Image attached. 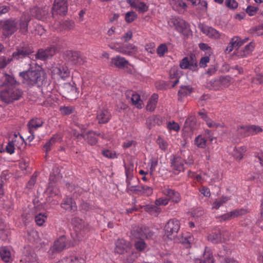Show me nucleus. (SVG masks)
<instances>
[{
  "instance_id": "1",
  "label": "nucleus",
  "mask_w": 263,
  "mask_h": 263,
  "mask_svg": "<svg viewBox=\"0 0 263 263\" xmlns=\"http://www.w3.org/2000/svg\"><path fill=\"white\" fill-rule=\"evenodd\" d=\"M18 84L13 75L3 73L0 76V86L5 87L1 92L3 101L9 103L21 98L23 92L16 87Z\"/></svg>"
},
{
  "instance_id": "2",
  "label": "nucleus",
  "mask_w": 263,
  "mask_h": 263,
  "mask_svg": "<svg viewBox=\"0 0 263 263\" xmlns=\"http://www.w3.org/2000/svg\"><path fill=\"white\" fill-rule=\"evenodd\" d=\"M29 18L26 15H23L19 20V28L20 31L23 33H25L28 31V23ZM18 21L10 18L6 20L0 21V29L3 30L4 35L8 36L12 35L18 28Z\"/></svg>"
},
{
  "instance_id": "3",
  "label": "nucleus",
  "mask_w": 263,
  "mask_h": 263,
  "mask_svg": "<svg viewBox=\"0 0 263 263\" xmlns=\"http://www.w3.org/2000/svg\"><path fill=\"white\" fill-rule=\"evenodd\" d=\"M20 76L23 78V83L28 86L40 85L44 80V72L40 67L33 69L31 68L26 71L20 73Z\"/></svg>"
},
{
  "instance_id": "4",
  "label": "nucleus",
  "mask_w": 263,
  "mask_h": 263,
  "mask_svg": "<svg viewBox=\"0 0 263 263\" xmlns=\"http://www.w3.org/2000/svg\"><path fill=\"white\" fill-rule=\"evenodd\" d=\"M171 26H173L180 33L185 36L191 34V29L189 24L183 19L179 17H173L168 22Z\"/></svg>"
},
{
  "instance_id": "5",
  "label": "nucleus",
  "mask_w": 263,
  "mask_h": 263,
  "mask_svg": "<svg viewBox=\"0 0 263 263\" xmlns=\"http://www.w3.org/2000/svg\"><path fill=\"white\" fill-rule=\"evenodd\" d=\"M131 233L134 238L139 239L135 243V248L139 251H143L146 248V245L143 239L148 237L146 234L140 228L132 230Z\"/></svg>"
},
{
  "instance_id": "6",
  "label": "nucleus",
  "mask_w": 263,
  "mask_h": 263,
  "mask_svg": "<svg viewBox=\"0 0 263 263\" xmlns=\"http://www.w3.org/2000/svg\"><path fill=\"white\" fill-rule=\"evenodd\" d=\"M74 245V243L71 244V245ZM71 245L67 242L65 236H62L55 241L53 245L48 251L49 255L52 258L55 254L62 251L65 248H68Z\"/></svg>"
},
{
  "instance_id": "7",
  "label": "nucleus",
  "mask_w": 263,
  "mask_h": 263,
  "mask_svg": "<svg viewBox=\"0 0 263 263\" xmlns=\"http://www.w3.org/2000/svg\"><path fill=\"white\" fill-rule=\"evenodd\" d=\"M110 48L116 51L127 55H133L138 52V49L133 44L127 43L123 45H110Z\"/></svg>"
},
{
  "instance_id": "8",
  "label": "nucleus",
  "mask_w": 263,
  "mask_h": 263,
  "mask_svg": "<svg viewBox=\"0 0 263 263\" xmlns=\"http://www.w3.org/2000/svg\"><path fill=\"white\" fill-rule=\"evenodd\" d=\"M60 177V170L58 167H55L53 170V172L51 173L50 176V183L46 191L47 194H49L51 197L57 196L59 194V190L53 184L52 181H56Z\"/></svg>"
},
{
  "instance_id": "9",
  "label": "nucleus",
  "mask_w": 263,
  "mask_h": 263,
  "mask_svg": "<svg viewBox=\"0 0 263 263\" xmlns=\"http://www.w3.org/2000/svg\"><path fill=\"white\" fill-rule=\"evenodd\" d=\"M230 78L229 77H220L216 80H212L209 81L206 84V87L211 89L220 90L230 84Z\"/></svg>"
},
{
  "instance_id": "10",
  "label": "nucleus",
  "mask_w": 263,
  "mask_h": 263,
  "mask_svg": "<svg viewBox=\"0 0 263 263\" xmlns=\"http://www.w3.org/2000/svg\"><path fill=\"white\" fill-rule=\"evenodd\" d=\"M180 228V221L175 218H173L166 222L164 228V231L167 237H170L176 235Z\"/></svg>"
},
{
  "instance_id": "11",
  "label": "nucleus",
  "mask_w": 263,
  "mask_h": 263,
  "mask_svg": "<svg viewBox=\"0 0 263 263\" xmlns=\"http://www.w3.org/2000/svg\"><path fill=\"white\" fill-rule=\"evenodd\" d=\"M171 167L173 172L175 174H178L180 172L184 171V160L180 156L174 157L171 160Z\"/></svg>"
},
{
  "instance_id": "12",
  "label": "nucleus",
  "mask_w": 263,
  "mask_h": 263,
  "mask_svg": "<svg viewBox=\"0 0 263 263\" xmlns=\"http://www.w3.org/2000/svg\"><path fill=\"white\" fill-rule=\"evenodd\" d=\"M67 2L65 0H55L52 7L53 15H65L67 11Z\"/></svg>"
},
{
  "instance_id": "13",
  "label": "nucleus",
  "mask_w": 263,
  "mask_h": 263,
  "mask_svg": "<svg viewBox=\"0 0 263 263\" xmlns=\"http://www.w3.org/2000/svg\"><path fill=\"white\" fill-rule=\"evenodd\" d=\"M161 192L163 195L166 196L169 200L173 202H179L181 200L180 194L167 186H163L161 189Z\"/></svg>"
},
{
  "instance_id": "14",
  "label": "nucleus",
  "mask_w": 263,
  "mask_h": 263,
  "mask_svg": "<svg viewBox=\"0 0 263 263\" xmlns=\"http://www.w3.org/2000/svg\"><path fill=\"white\" fill-rule=\"evenodd\" d=\"M56 263H85V260L82 255L74 253L62 258Z\"/></svg>"
},
{
  "instance_id": "15",
  "label": "nucleus",
  "mask_w": 263,
  "mask_h": 263,
  "mask_svg": "<svg viewBox=\"0 0 263 263\" xmlns=\"http://www.w3.org/2000/svg\"><path fill=\"white\" fill-rule=\"evenodd\" d=\"M74 136L78 139H81L82 137L85 138L87 140V142L90 145H95L97 143L98 140L96 138V136H99V133L89 131L86 135L84 134H79L76 131H73Z\"/></svg>"
},
{
  "instance_id": "16",
  "label": "nucleus",
  "mask_w": 263,
  "mask_h": 263,
  "mask_svg": "<svg viewBox=\"0 0 263 263\" xmlns=\"http://www.w3.org/2000/svg\"><path fill=\"white\" fill-rule=\"evenodd\" d=\"M132 248L131 243L123 239H119L116 242L115 252L118 254H123L127 252Z\"/></svg>"
},
{
  "instance_id": "17",
  "label": "nucleus",
  "mask_w": 263,
  "mask_h": 263,
  "mask_svg": "<svg viewBox=\"0 0 263 263\" xmlns=\"http://www.w3.org/2000/svg\"><path fill=\"white\" fill-rule=\"evenodd\" d=\"M51 72L53 76H58L62 79H65L70 76V71L68 67L63 65L52 67Z\"/></svg>"
},
{
  "instance_id": "18",
  "label": "nucleus",
  "mask_w": 263,
  "mask_h": 263,
  "mask_svg": "<svg viewBox=\"0 0 263 263\" xmlns=\"http://www.w3.org/2000/svg\"><path fill=\"white\" fill-rule=\"evenodd\" d=\"M111 118V114L105 108H99L97 111V119L100 124L107 123Z\"/></svg>"
},
{
  "instance_id": "19",
  "label": "nucleus",
  "mask_w": 263,
  "mask_h": 263,
  "mask_svg": "<svg viewBox=\"0 0 263 263\" xmlns=\"http://www.w3.org/2000/svg\"><path fill=\"white\" fill-rule=\"evenodd\" d=\"M55 48L54 46L50 47L46 49H40L35 54L36 58L42 60H45L53 56L55 53Z\"/></svg>"
},
{
  "instance_id": "20",
  "label": "nucleus",
  "mask_w": 263,
  "mask_h": 263,
  "mask_svg": "<svg viewBox=\"0 0 263 263\" xmlns=\"http://www.w3.org/2000/svg\"><path fill=\"white\" fill-rule=\"evenodd\" d=\"M199 28L203 33L211 38L217 39L220 36V33L212 27L201 24Z\"/></svg>"
},
{
  "instance_id": "21",
  "label": "nucleus",
  "mask_w": 263,
  "mask_h": 263,
  "mask_svg": "<svg viewBox=\"0 0 263 263\" xmlns=\"http://www.w3.org/2000/svg\"><path fill=\"white\" fill-rule=\"evenodd\" d=\"M126 2L139 12L144 13L148 9V5L140 0H126Z\"/></svg>"
},
{
  "instance_id": "22",
  "label": "nucleus",
  "mask_w": 263,
  "mask_h": 263,
  "mask_svg": "<svg viewBox=\"0 0 263 263\" xmlns=\"http://www.w3.org/2000/svg\"><path fill=\"white\" fill-rule=\"evenodd\" d=\"M214 259L212 251L208 248H205L203 254L202 259L196 258L195 259V263H214Z\"/></svg>"
},
{
  "instance_id": "23",
  "label": "nucleus",
  "mask_w": 263,
  "mask_h": 263,
  "mask_svg": "<svg viewBox=\"0 0 263 263\" xmlns=\"http://www.w3.org/2000/svg\"><path fill=\"white\" fill-rule=\"evenodd\" d=\"M245 43V41L242 40L238 36H234L233 37L229 45L226 49V51L228 53L231 52L234 49H237Z\"/></svg>"
},
{
  "instance_id": "24",
  "label": "nucleus",
  "mask_w": 263,
  "mask_h": 263,
  "mask_svg": "<svg viewBox=\"0 0 263 263\" xmlns=\"http://www.w3.org/2000/svg\"><path fill=\"white\" fill-rule=\"evenodd\" d=\"M33 52L31 49L29 47H22L17 49V50L13 53L12 57L14 59L19 60L23 59Z\"/></svg>"
},
{
  "instance_id": "25",
  "label": "nucleus",
  "mask_w": 263,
  "mask_h": 263,
  "mask_svg": "<svg viewBox=\"0 0 263 263\" xmlns=\"http://www.w3.org/2000/svg\"><path fill=\"white\" fill-rule=\"evenodd\" d=\"M126 168V175L127 177V187H126V191L129 194H139V187L140 185H133L131 184L130 179L132 177V175L130 174V171H128Z\"/></svg>"
},
{
  "instance_id": "26",
  "label": "nucleus",
  "mask_w": 263,
  "mask_h": 263,
  "mask_svg": "<svg viewBox=\"0 0 263 263\" xmlns=\"http://www.w3.org/2000/svg\"><path fill=\"white\" fill-rule=\"evenodd\" d=\"M111 64L119 68H123L129 65V63L125 58L117 55L111 59Z\"/></svg>"
},
{
  "instance_id": "27",
  "label": "nucleus",
  "mask_w": 263,
  "mask_h": 263,
  "mask_svg": "<svg viewBox=\"0 0 263 263\" xmlns=\"http://www.w3.org/2000/svg\"><path fill=\"white\" fill-rule=\"evenodd\" d=\"M127 98L130 99L132 103L136 107L141 108L143 106V101L141 100L139 95L132 92H127L126 93Z\"/></svg>"
},
{
  "instance_id": "28",
  "label": "nucleus",
  "mask_w": 263,
  "mask_h": 263,
  "mask_svg": "<svg viewBox=\"0 0 263 263\" xmlns=\"http://www.w3.org/2000/svg\"><path fill=\"white\" fill-rule=\"evenodd\" d=\"M169 2L173 9L180 13L187 7L186 4L182 0H169Z\"/></svg>"
},
{
  "instance_id": "29",
  "label": "nucleus",
  "mask_w": 263,
  "mask_h": 263,
  "mask_svg": "<svg viewBox=\"0 0 263 263\" xmlns=\"http://www.w3.org/2000/svg\"><path fill=\"white\" fill-rule=\"evenodd\" d=\"M0 255L2 260L8 262L12 260L11 249L7 247H3L0 248Z\"/></svg>"
},
{
  "instance_id": "30",
  "label": "nucleus",
  "mask_w": 263,
  "mask_h": 263,
  "mask_svg": "<svg viewBox=\"0 0 263 263\" xmlns=\"http://www.w3.org/2000/svg\"><path fill=\"white\" fill-rule=\"evenodd\" d=\"M61 207L69 212H74L77 209L76 202L71 198H67L61 203Z\"/></svg>"
},
{
  "instance_id": "31",
  "label": "nucleus",
  "mask_w": 263,
  "mask_h": 263,
  "mask_svg": "<svg viewBox=\"0 0 263 263\" xmlns=\"http://www.w3.org/2000/svg\"><path fill=\"white\" fill-rule=\"evenodd\" d=\"M162 124V118L158 116L153 115L148 117L146 120V124L149 128L156 125L160 126Z\"/></svg>"
},
{
  "instance_id": "32",
  "label": "nucleus",
  "mask_w": 263,
  "mask_h": 263,
  "mask_svg": "<svg viewBox=\"0 0 263 263\" xmlns=\"http://www.w3.org/2000/svg\"><path fill=\"white\" fill-rule=\"evenodd\" d=\"M208 239L209 241L214 243L221 242L223 241L221 233L219 230L212 232L208 236Z\"/></svg>"
},
{
  "instance_id": "33",
  "label": "nucleus",
  "mask_w": 263,
  "mask_h": 263,
  "mask_svg": "<svg viewBox=\"0 0 263 263\" xmlns=\"http://www.w3.org/2000/svg\"><path fill=\"white\" fill-rule=\"evenodd\" d=\"M255 43L251 42L247 45L237 55L239 57L242 58L249 55L254 50Z\"/></svg>"
},
{
  "instance_id": "34",
  "label": "nucleus",
  "mask_w": 263,
  "mask_h": 263,
  "mask_svg": "<svg viewBox=\"0 0 263 263\" xmlns=\"http://www.w3.org/2000/svg\"><path fill=\"white\" fill-rule=\"evenodd\" d=\"M144 210L149 214L155 217H157L161 212V209L157 205L148 204L144 206Z\"/></svg>"
},
{
  "instance_id": "35",
  "label": "nucleus",
  "mask_w": 263,
  "mask_h": 263,
  "mask_svg": "<svg viewBox=\"0 0 263 263\" xmlns=\"http://www.w3.org/2000/svg\"><path fill=\"white\" fill-rule=\"evenodd\" d=\"M158 99V96L156 93H154L149 99L146 105V109L150 111H153L156 107Z\"/></svg>"
},
{
  "instance_id": "36",
  "label": "nucleus",
  "mask_w": 263,
  "mask_h": 263,
  "mask_svg": "<svg viewBox=\"0 0 263 263\" xmlns=\"http://www.w3.org/2000/svg\"><path fill=\"white\" fill-rule=\"evenodd\" d=\"M43 123V120L40 118H35L31 120L28 124L30 133H31L32 130L36 129L41 127Z\"/></svg>"
},
{
  "instance_id": "37",
  "label": "nucleus",
  "mask_w": 263,
  "mask_h": 263,
  "mask_svg": "<svg viewBox=\"0 0 263 263\" xmlns=\"http://www.w3.org/2000/svg\"><path fill=\"white\" fill-rule=\"evenodd\" d=\"M246 152V148L245 146H241L234 148L233 155L234 158L237 160H241Z\"/></svg>"
},
{
  "instance_id": "38",
  "label": "nucleus",
  "mask_w": 263,
  "mask_h": 263,
  "mask_svg": "<svg viewBox=\"0 0 263 263\" xmlns=\"http://www.w3.org/2000/svg\"><path fill=\"white\" fill-rule=\"evenodd\" d=\"M196 64L193 61L190 63L188 58L185 57L183 58L180 63V66L182 69H194Z\"/></svg>"
},
{
  "instance_id": "39",
  "label": "nucleus",
  "mask_w": 263,
  "mask_h": 263,
  "mask_svg": "<svg viewBox=\"0 0 263 263\" xmlns=\"http://www.w3.org/2000/svg\"><path fill=\"white\" fill-rule=\"evenodd\" d=\"M229 200V197L227 196H222L221 198L217 199L214 202H213L212 208L213 209L217 210Z\"/></svg>"
},
{
  "instance_id": "40",
  "label": "nucleus",
  "mask_w": 263,
  "mask_h": 263,
  "mask_svg": "<svg viewBox=\"0 0 263 263\" xmlns=\"http://www.w3.org/2000/svg\"><path fill=\"white\" fill-rule=\"evenodd\" d=\"M192 92V87L191 86H182L178 91L179 99L189 96Z\"/></svg>"
},
{
  "instance_id": "41",
  "label": "nucleus",
  "mask_w": 263,
  "mask_h": 263,
  "mask_svg": "<svg viewBox=\"0 0 263 263\" xmlns=\"http://www.w3.org/2000/svg\"><path fill=\"white\" fill-rule=\"evenodd\" d=\"M231 212L233 219L246 215L249 212V210L247 208H243L240 209H236L231 211Z\"/></svg>"
},
{
  "instance_id": "42",
  "label": "nucleus",
  "mask_w": 263,
  "mask_h": 263,
  "mask_svg": "<svg viewBox=\"0 0 263 263\" xmlns=\"http://www.w3.org/2000/svg\"><path fill=\"white\" fill-rule=\"evenodd\" d=\"M139 194H143L145 196H149L153 194V189L146 185H140Z\"/></svg>"
},
{
  "instance_id": "43",
  "label": "nucleus",
  "mask_w": 263,
  "mask_h": 263,
  "mask_svg": "<svg viewBox=\"0 0 263 263\" xmlns=\"http://www.w3.org/2000/svg\"><path fill=\"white\" fill-rule=\"evenodd\" d=\"M157 143L159 147L163 152H166L168 147V143L166 140L161 136H159L157 139Z\"/></svg>"
},
{
  "instance_id": "44",
  "label": "nucleus",
  "mask_w": 263,
  "mask_h": 263,
  "mask_svg": "<svg viewBox=\"0 0 263 263\" xmlns=\"http://www.w3.org/2000/svg\"><path fill=\"white\" fill-rule=\"evenodd\" d=\"M205 137L201 135H198L194 140V144L199 148H204L206 146Z\"/></svg>"
},
{
  "instance_id": "45",
  "label": "nucleus",
  "mask_w": 263,
  "mask_h": 263,
  "mask_svg": "<svg viewBox=\"0 0 263 263\" xmlns=\"http://www.w3.org/2000/svg\"><path fill=\"white\" fill-rule=\"evenodd\" d=\"M15 148L21 149L24 143V139L21 136H17L15 135L11 140Z\"/></svg>"
},
{
  "instance_id": "46",
  "label": "nucleus",
  "mask_w": 263,
  "mask_h": 263,
  "mask_svg": "<svg viewBox=\"0 0 263 263\" xmlns=\"http://www.w3.org/2000/svg\"><path fill=\"white\" fill-rule=\"evenodd\" d=\"M158 161L156 158H152L150 161L148 163V166L149 167V174L151 176H153L154 173L158 165Z\"/></svg>"
},
{
  "instance_id": "47",
  "label": "nucleus",
  "mask_w": 263,
  "mask_h": 263,
  "mask_svg": "<svg viewBox=\"0 0 263 263\" xmlns=\"http://www.w3.org/2000/svg\"><path fill=\"white\" fill-rule=\"evenodd\" d=\"M170 77L172 79L176 78V80L173 82V86H175L179 82L178 78L179 75V72L177 69V67H173L170 71Z\"/></svg>"
},
{
  "instance_id": "48",
  "label": "nucleus",
  "mask_w": 263,
  "mask_h": 263,
  "mask_svg": "<svg viewBox=\"0 0 263 263\" xmlns=\"http://www.w3.org/2000/svg\"><path fill=\"white\" fill-rule=\"evenodd\" d=\"M166 127L170 132L172 131L178 132L180 130V126L174 121H169L167 123Z\"/></svg>"
},
{
  "instance_id": "49",
  "label": "nucleus",
  "mask_w": 263,
  "mask_h": 263,
  "mask_svg": "<svg viewBox=\"0 0 263 263\" xmlns=\"http://www.w3.org/2000/svg\"><path fill=\"white\" fill-rule=\"evenodd\" d=\"M205 122L208 126L210 128H216L219 127L223 128L224 127V124L223 123H216L209 118Z\"/></svg>"
},
{
  "instance_id": "50",
  "label": "nucleus",
  "mask_w": 263,
  "mask_h": 263,
  "mask_svg": "<svg viewBox=\"0 0 263 263\" xmlns=\"http://www.w3.org/2000/svg\"><path fill=\"white\" fill-rule=\"evenodd\" d=\"M24 259L25 263H39L36 255L34 252H31L28 255H26Z\"/></svg>"
},
{
  "instance_id": "51",
  "label": "nucleus",
  "mask_w": 263,
  "mask_h": 263,
  "mask_svg": "<svg viewBox=\"0 0 263 263\" xmlns=\"http://www.w3.org/2000/svg\"><path fill=\"white\" fill-rule=\"evenodd\" d=\"M137 17L136 13L134 11H129L126 13L125 19L127 23H130L134 21Z\"/></svg>"
},
{
  "instance_id": "52",
  "label": "nucleus",
  "mask_w": 263,
  "mask_h": 263,
  "mask_svg": "<svg viewBox=\"0 0 263 263\" xmlns=\"http://www.w3.org/2000/svg\"><path fill=\"white\" fill-rule=\"evenodd\" d=\"M72 224L78 229H81L83 226L84 221L79 218L74 217L71 220Z\"/></svg>"
},
{
  "instance_id": "53",
  "label": "nucleus",
  "mask_w": 263,
  "mask_h": 263,
  "mask_svg": "<svg viewBox=\"0 0 263 263\" xmlns=\"http://www.w3.org/2000/svg\"><path fill=\"white\" fill-rule=\"evenodd\" d=\"M72 54V61L73 63L74 64L80 65L83 62L82 58L79 55V54L77 52L71 53Z\"/></svg>"
},
{
  "instance_id": "54",
  "label": "nucleus",
  "mask_w": 263,
  "mask_h": 263,
  "mask_svg": "<svg viewBox=\"0 0 263 263\" xmlns=\"http://www.w3.org/2000/svg\"><path fill=\"white\" fill-rule=\"evenodd\" d=\"M248 127L249 136L255 135L262 132V129L259 126L255 125H248Z\"/></svg>"
},
{
  "instance_id": "55",
  "label": "nucleus",
  "mask_w": 263,
  "mask_h": 263,
  "mask_svg": "<svg viewBox=\"0 0 263 263\" xmlns=\"http://www.w3.org/2000/svg\"><path fill=\"white\" fill-rule=\"evenodd\" d=\"M249 127L248 126H240L237 128L238 134L241 136H249Z\"/></svg>"
},
{
  "instance_id": "56",
  "label": "nucleus",
  "mask_w": 263,
  "mask_h": 263,
  "mask_svg": "<svg viewBox=\"0 0 263 263\" xmlns=\"http://www.w3.org/2000/svg\"><path fill=\"white\" fill-rule=\"evenodd\" d=\"M47 217L45 214L40 213L37 215L35 217L36 224L39 226H42L45 222Z\"/></svg>"
},
{
  "instance_id": "57",
  "label": "nucleus",
  "mask_w": 263,
  "mask_h": 263,
  "mask_svg": "<svg viewBox=\"0 0 263 263\" xmlns=\"http://www.w3.org/2000/svg\"><path fill=\"white\" fill-rule=\"evenodd\" d=\"M169 202L167 197H161L157 199L155 201V204L158 206H165Z\"/></svg>"
},
{
  "instance_id": "58",
  "label": "nucleus",
  "mask_w": 263,
  "mask_h": 263,
  "mask_svg": "<svg viewBox=\"0 0 263 263\" xmlns=\"http://www.w3.org/2000/svg\"><path fill=\"white\" fill-rule=\"evenodd\" d=\"M168 49L165 44H161L157 49V53L159 57H163L167 52Z\"/></svg>"
},
{
  "instance_id": "59",
  "label": "nucleus",
  "mask_w": 263,
  "mask_h": 263,
  "mask_svg": "<svg viewBox=\"0 0 263 263\" xmlns=\"http://www.w3.org/2000/svg\"><path fill=\"white\" fill-rule=\"evenodd\" d=\"M225 5L232 10H235L238 7V3L235 0H225Z\"/></svg>"
},
{
  "instance_id": "60",
  "label": "nucleus",
  "mask_w": 263,
  "mask_h": 263,
  "mask_svg": "<svg viewBox=\"0 0 263 263\" xmlns=\"http://www.w3.org/2000/svg\"><path fill=\"white\" fill-rule=\"evenodd\" d=\"M196 123V119L194 116L189 117L185 121L184 125L192 128Z\"/></svg>"
},
{
  "instance_id": "61",
  "label": "nucleus",
  "mask_w": 263,
  "mask_h": 263,
  "mask_svg": "<svg viewBox=\"0 0 263 263\" xmlns=\"http://www.w3.org/2000/svg\"><path fill=\"white\" fill-rule=\"evenodd\" d=\"M102 154L104 157L110 159H115L117 158V155L115 152L108 149L103 151Z\"/></svg>"
},
{
  "instance_id": "62",
  "label": "nucleus",
  "mask_w": 263,
  "mask_h": 263,
  "mask_svg": "<svg viewBox=\"0 0 263 263\" xmlns=\"http://www.w3.org/2000/svg\"><path fill=\"white\" fill-rule=\"evenodd\" d=\"M73 108L70 106H63L60 107V111L64 115H69L72 112Z\"/></svg>"
},
{
  "instance_id": "63",
  "label": "nucleus",
  "mask_w": 263,
  "mask_h": 263,
  "mask_svg": "<svg viewBox=\"0 0 263 263\" xmlns=\"http://www.w3.org/2000/svg\"><path fill=\"white\" fill-rule=\"evenodd\" d=\"M136 144V142L132 139H128L125 140L122 144V146L124 148H128L133 146H135Z\"/></svg>"
},
{
  "instance_id": "64",
  "label": "nucleus",
  "mask_w": 263,
  "mask_h": 263,
  "mask_svg": "<svg viewBox=\"0 0 263 263\" xmlns=\"http://www.w3.org/2000/svg\"><path fill=\"white\" fill-rule=\"evenodd\" d=\"M258 8L256 7L253 6H248L246 8V12L250 16L254 15L257 12Z\"/></svg>"
}]
</instances>
